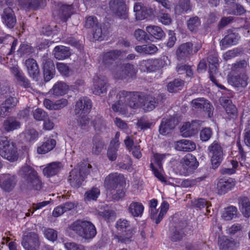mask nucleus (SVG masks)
<instances>
[{
	"instance_id": "obj_62",
	"label": "nucleus",
	"mask_w": 250,
	"mask_h": 250,
	"mask_svg": "<svg viewBox=\"0 0 250 250\" xmlns=\"http://www.w3.org/2000/svg\"><path fill=\"white\" fill-rule=\"evenodd\" d=\"M45 237L49 241L54 242L57 239V232L52 229H45L43 231Z\"/></svg>"
},
{
	"instance_id": "obj_32",
	"label": "nucleus",
	"mask_w": 250,
	"mask_h": 250,
	"mask_svg": "<svg viewBox=\"0 0 250 250\" xmlns=\"http://www.w3.org/2000/svg\"><path fill=\"white\" fill-rule=\"evenodd\" d=\"M175 148L178 151H191L195 149L196 145L192 141L183 139L176 142Z\"/></svg>"
},
{
	"instance_id": "obj_26",
	"label": "nucleus",
	"mask_w": 250,
	"mask_h": 250,
	"mask_svg": "<svg viewBox=\"0 0 250 250\" xmlns=\"http://www.w3.org/2000/svg\"><path fill=\"white\" fill-rule=\"evenodd\" d=\"M57 14L63 21H66L73 14V4H65L62 3H58Z\"/></svg>"
},
{
	"instance_id": "obj_33",
	"label": "nucleus",
	"mask_w": 250,
	"mask_h": 250,
	"mask_svg": "<svg viewBox=\"0 0 250 250\" xmlns=\"http://www.w3.org/2000/svg\"><path fill=\"white\" fill-rule=\"evenodd\" d=\"M238 204L240 211L246 217L250 216V201L246 196H240L238 198Z\"/></svg>"
},
{
	"instance_id": "obj_43",
	"label": "nucleus",
	"mask_w": 250,
	"mask_h": 250,
	"mask_svg": "<svg viewBox=\"0 0 250 250\" xmlns=\"http://www.w3.org/2000/svg\"><path fill=\"white\" fill-rule=\"evenodd\" d=\"M67 89V85L64 83L60 82L53 86L49 92L55 96H62L66 93Z\"/></svg>"
},
{
	"instance_id": "obj_47",
	"label": "nucleus",
	"mask_w": 250,
	"mask_h": 250,
	"mask_svg": "<svg viewBox=\"0 0 250 250\" xmlns=\"http://www.w3.org/2000/svg\"><path fill=\"white\" fill-rule=\"evenodd\" d=\"M237 215V208L234 206H231L225 208L222 216L226 220H230L235 218Z\"/></svg>"
},
{
	"instance_id": "obj_8",
	"label": "nucleus",
	"mask_w": 250,
	"mask_h": 250,
	"mask_svg": "<svg viewBox=\"0 0 250 250\" xmlns=\"http://www.w3.org/2000/svg\"><path fill=\"white\" fill-rule=\"evenodd\" d=\"M166 154L155 153L151 159L150 168L155 176L162 182H166L165 178L162 174L163 171L162 162L166 158Z\"/></svg>"
},
{
	"instance_id": "obj_14",
	"label": "nucleus",
	"mask_w": 250,
	"mask_h": 250,
	"mask_svg": "<svg viewBox=\"0 0 250 250\" xmlns=\"http://www.w3.org/2000/svg\"><path fill=\"white\" fill-rule=\"evenodd\" d=\"M133 9L137 20H143L154 14L152 8L144 6L142 2L135 3Z\"/></svg>"
},
{
	"instance_id": "obj_9",
	"label": "nucleus",
	"mask_w": 250,
	"mask_h": 250,
	"mask_svg": "<svg viewBox=\"0 0 250 250\" xmlns=\"http://www.w3.org/2000/svg\"><path fill=\"white\" fill-rule=\"evenodd\" d=\"M180 174L187 176L191 173L198 166V162L195 156L191 154H187L181 161Z\"/></svg>"
},
{
	"instance_id": "obj_13",
	"label": "nucleus",
	"mask_w": 250,
	"mask_h": 250,
	"mask_svg": "<svg viewBox=\"0 0 250 250\" xmlns=\"http://www.w3.org/2000/svg\"><path fill=\"white\" fill-rule=\"evenodd\" d=\"M123 175L117 173L110 174L107 176L104 182V186L107 190L112 191L119 187H122L121 183L124 182Z\"/></svg>"
},
{
	"instance_id": "obj_58",
	"label": "nucleus",
	"mask_w": 250,
	"mask_h": 250,
	"mask_svg": "<svg viewBox=\"0 0 250 250\" xmlns=\"http://www.w3.org/2000/svg\"><path fill=\"white\" fill-rule=\"evenodd\" d=\"M169 208V204L166 201H164L161 206V209L158 215V217L156 218L155 223L158 224L163 219L164 216L166 214Z\"/></svg>"
},
{
	"instance_id": "obj_59",
	"label": "nucleus",
	"mask_w": 250,
	"mask_h": 250,
	"mask_svg": "<svg viewBox=\"0 0 250 250\" xmlns=\"http://www.w3.org/2000/svg\"><path fill=\"white\" fill-rule=\"evenodd\" d=\"M98 24V20L95 16H90L85 18L84 25L86 28H94Z\"/></svg>"
},
{
	"instance_id": "obj_3",
	"label": "nucleus",
	"mask_w": 250,
	"mask_h": 250,
	"mask_svg": "<svg viewBox=\"0 0 250 250\" xmlns=\"http://www.w3.org/2000/svg\"><path fill=\"white\" fill-rule=\"evenodd\" d=\"M91 165L83 164L79 169L74 168L70 172L68 180L72 187L75 188H79L85 177L90 172Z\"/></svg>"
},
{
	"instance_id": "obj_49",
	"label": "nucleus",
	"mask_w": 250,
	"mask_h": 250,
	"mask_svg": "<svg viewBox=\"0 0 250 250\" xmlns=\"http://www.w3.org/2000/svg\"><path fill=\"white\" fill-rule=\"evenodd\" d=\"M184 84V81L179 79H175L167 84V90L171 93L176 92L179 89V87L182 86Z\"/></svg>"
},
{
	"instance_id": "obj_24",
	"label": "nucleus",
	"mask_w": 250,
	"mask_h": 250,
	"mask_svg": "<svg viewBox=\"0 0 250 250\" xmlns=\"http://www.w3.org/2000/svg\"><path fill=\"white\" fill-rule=\"evenodd\" d=\"M1 18L3 23L9 28H13L15 26L17 20L12 8L8 7L4 8Z\"/></svg>"
},
{
	"instance_id": "obj_39",
	"label": "nucleus",
	"mask_w": 250,
	"mask_h": 250,
	"mask_svg": "<svg viewBox=\"0 0 250 250\" xmlns=\"http://www.w3.org/2000/svg\"><path fill=\"white\" fill-rule=\"evenodd\" d=\"M144 209V206L141 203L133 202L128 206L127 210L134 217H141Z\"/></svg>"
},
{
	"instance_id": "obj_18",
	"label": "nucleus",
	"mask_w": 250,
	"mask_h": 250,
	"mask_svg": "<svg viewBox=\"0 0 250 250\" xmlns=\"http://www.w3.org/2000/svg\"><path fill=\"white\" fill-rule=\"evenodd\" d=\"M221 104L225 109L228 116L226 117L229 120H235L238 116L237 109L236 106L232 104L231 100L226 99L225 97L220 98Z\"/></svg>"
},
{
	"instance_id": "obj_60",
	"label": "nucleus",
	"mask_w": 250,
	"mask_h": 250,
	"mask_svg": "<svg viewBox=\"0 0 250 250\" xmlns=\"http://www.w3.org/2000/svg\"><path fill=\"white\" fill-rule=\"evenodd\" d=\"M113 76L116 79H124L127 78L126 74L124 71L121 65L117 66L112 72Z\"/></svg>"
},
{
	"instance_id": "obj_36",
	"label": "nucleus",
	"mask_w": 250,
	"mask_h": 250,
	"mask_svg": "<svg viewBox=\"0 0 250 250\" xmlns=\"http://www.w3.org/2000/svg\"><path fill=\"white\" fill-rule=\"evenodd\" d=\"M240 38L238 33L232 30H229L228 34L221 40L220 43L224 47L229 45L234 44L237 42Z\"/></svg>"
},
{
	"instance_id": "obj_10",
	"label": "nucleus",
	"mask_w": 250,
	"mask_h": 250,
	"mask_svg": "<svg viewBox=\"0 0 250 250\" xmlns=\"http://www.w3.org/2000/svg\"><path fill=\"white\" fill-rule=\"evenodd\" d=\"M40 244L38 234L34 232H29L23 236L21 241V245L25 250H38Z\"/></svg>"
},
{
	"instance_id": "obj_5",
	"label": "nucleus",
	"mask_w": 250,
	"mask_h": 250,
	"mask_svg": "<svg viewBox=\"0 0 250 250\" xmlns=\"http://www.w3.org/2000/svg\"><path fill=\"white\" fill-rule=\"evenodd\" d=\"M130 222L126 219H120L116 222V229L123 233L116 236L118 242L126 244L131 241V238L135 233V230L133 228H130Z\"/></svg>"
},
{
	"instance_id": "obj_29",
	"label": "nucleus",
	"mask_w": 250,
	"mask_h": 250,
	"mask_svg": "<svg viewBox=\"0 0 250 250\" xmlns=\"http://www.w3.org/2000/svg\"><path fill=\"white\" fill-rule=\"evenodd\" d=\"M25 65L29 76L37 80L40 75V69L36 61L33 59H27L25 60Z\"/></svg>"
},
{
	"instance_id": "obj_40",
	"label": "nucleus",
	"mask_w": 250,
	"mask_h": 250,
	"mask_svg": "<svg viewBox=\"0 0 250 250\" xmlns=\"http://www.w3.org/2000/svg\"><path fill=\"white\" fill-rule=\"evenodd\" d=\"M146 30L152 37L157 40H161L165 36L164 31L160 27L157 26H147L146 27Z\"/></svg>"
},
{
	"instance_id": "obj_7",
	"label": "nucleus",
	"mask_w": 250,
	"mask_h": 250,
	"mask_svg": "<svg viewBox=\"0 0 250 250\" xmlns=\"http://www.w3.org/2000/svg\"><path fill=\"white\" fill-rule=\"evenodd\" d=\"M108 6L109 10L115 16L123 20L128 18V8L125 0H110Z\"/></svg>"
},
{
	"instance_id": "obj_56",
	"label": "nucleus",
	"mask_w": 250,
	"mask_h": 250,
	"mask_svg": "<svg viewBox=\"0 0 250 250\" xmlns=\"http://www.w3.org/2000/svg\"><path fill=\"white\" fill-rule=\"evenodd\" d=\"M112 194V198L113 200L119 201L122 199L125 195L123 187H119L112 191H109Z\"/></svg>"
},
{
	"instance_id": "obj_48",
	"label": "nucleus",
	"mask_w": 250,
	"mask_h": 250,
	"mask_svg": "<svg viewBox=\"0 0 250 250\" xmlns=\"http://www.w3.org/2000/svg\"><path fill=\"white\" fill-rule=\"evenodd\" d=\"M218 243L221 250H232L234 246V241L227 239L225 237L220 238Z\"/></svg>"
},
{
	"instance_id": "obj_41",
	"label": "nucleus",
	"mask_w": 250,
	"mask_h": 250,
	"mask_svg": "<svg viewBox=\"0 0 250 250\" xmlns=\"http://www.w3.org/2000/svg\"><path fill=\"white\" fill-rule=\"evenodd\" d=\"M54 56L58 60H63L68 58L70 55L69 49L64 46H58L54 50Z\"/></svg>"
},
{
	"instance_id": "obj_37",
	"label": "nucleus",
	"mask_w": 250,
	"mask_h": 250,
	"mask_svg": "<svg viewBox=\"0 0 250 250\" xmlns=\"http://www.w3.org/2000/svg\"><path fill=\"white\" fill-rule=\"evenodd\" d=\"M62 167L60 162H53L47 165L43 170L44 175L47 177L54 176L57 174Z\"/></svg>"
},
{
	"instance_id": "obj_17",
	"label": "nucleus",
	"mask_w": 250,
	"mask_h": 250,
	"mask_svg": "<svg viewBox=\"0 0 250 250\" xmlns=\"http://www.w3.org/2000/svg\"><path fill=\"white\" fill-rule=\"evenodd\" d=\"M18 102L17 98L9 97L0 104V116L4 117L9 115Z\"/></svg>"
},
{
	"instance_id": "obj_57",
	"label": "nucleus",
	"mask_w": 250,
	"mask_h": 250,
	"mask_svg": "<svg viewBox=\"0 0 250 250\" xmlns=\"http://www.w3.org/2000/svg\"><path fill=\"white\" fill-rule=\"evenodd\" d=\"M121 65L126 74L127 77H133L135 75L137 70L133 64L127 63L123 64Z\"/></svg>"
},
{
	"instance_id": "obj_19",
	"label": "nucleus",
	"mask_w": 250,
	"mask_h": 250,
	"mask_svg": "<svg viewBox=\"0 0 250 250\" xmlns=\"http://www.w3.org/2000/svg\"><path fill=\"white\" fill-rule=\"evenodd\" d=\"M193 51V44L190 42H187L180 45L176 51V55L177 60L184 61L192 55Z\"/></svg>"
},
{
	"instance_id": "obj_12",
	"label": "nucleus",
	"mask_w": 250,
	"mask_h": 250,
	"mask_svg": "<svg viewBox=\"0 0 250 250\" xmlns=\"http://www.w3.org/2000/svg\"><path fill=\"white\" fill-rule=\"evenodd\" d=\"M10 70L14 77L15 82L17 84L25 88L30 87V81L25 76L23 72L17 65L11 67Z\"/></svg>"
},
{
	"instance_id": "obj_34",
	"label": "nucleus",
	"mask_w": 250,
	"mask_h": 250,
	"mask_svg": "<svg viewBox=\"0 0 250 250\" xmlns=\"http://www.w3.org/2000/svg\"><path fill=\"white\" fill-rule=\"evenodd\" d=\"M92 147L91 152L92 154L95 155H99L102 150L105 147V144L102 140V138L98 135H95L93 137L92 140Z\"/></svg>"
},
{
	"instance_id": "obj_2",
	"label": "nucleus",
	"mask_w": 250,
	"mask_h": 250,
	"mask_svg": "<svg viewBox=\"0 0 250 250\" xmlns=\"http://www.w3.org/2000/svg\"><path fill=\"white\" fill-rule=\"evenodd\" d=\"M70 229L85 240L94 238L96 233L95 226L90 221L77 220L70 226Z\"/></svg>"
},
{
	"instance_id": "obj_35",
	"label": "nucleus",
	"mask_w": 250,
	"mask_h": 250,
	"mask_svg": "<svg viewBox=\"0 0 250 250\" xmlns=\"http://www.w3.org/2000/svg\"><path fill=\"white\" fill-rule=\"evenodd\" d=\"M122 51L120 50H113L105 53L103 56V63L109 66L121 55Z\"/></svg>"
},
{
	"instance_id": "obj_46",
	"label": "nucleus",
	"mask_w": 250,
	"mask_h": 250,
	"mask_svg": "<svg viewBox=\"0 0 250 250\" xmlns=\"http://www.w3.org/2000/svg\"><path fill=\"white\" fill-rule=\"evenodd\" d=\"M158 63L157 60H143L140 63V66L144 71H154L158 68L157 64Z\"/></svg>"
},
{
	"instance_id": "obj_64",
	"label": "nucleus",
	"mask_w": 250,
	"mask_h": 250,
	"mask_svg": "<svg viewBox=\"0 0 250 250\" xmlns=\"http://www.w3.org/2000/svg\"><path fill=\"white\" fill-rule=\"evenodd\" d=\"M118 147L117 146H111L109 147L107 151V156L109 160L114 161L117 157V151Z\"/></svg>"
},
{
	"instance_id": "obj_30",
	"label": "nucleus",
	"mask_w": 250,
	"mask_h": 250,
	"mask_svg": "<svg viewBox=\"0 0 250 250\" xmlns=\"http://www.w3.org/2000/svg\"><path fill=\"white\" fill-rule=\"evenodd\" d=\"M249 77L246 73H241L236 76H232L229 82L236 87H246L248 83Z\"/></svg>"
},
{
	"instance_id": "obj_55",
	"label": "nucleus",
	"mask_w": 250,
	"mask_h": 250,
	"mask_svg": "<svg viewBox=\"0 0 250 250\" xmlns=\"http://www.w3.org/2000/svg\"><path fill=\"white\" fill-rule=\"evenodd\" d=\"M100 193V189L97 188H93L85 192L84 199L87 201L96 200Z\"/></svg>"
},
{
	"instance_id": "obj_52",
	"label": "nucleus",
	"mask_w": 250,
	"mask_h": 250,
	"mask_svg": "<svg viewBox=\"0 0 250 250\" xmlns=\"http://www.w3.org/2000/svg\"><path fill=\"white\" fill-rule=\"evenodd\" d=\"M25 140L27 142H32L36 140L39 136L38 132L34 128H29L23 133Z\"/></svg>"
},
{
	"instance_id": "obj_61",
	"label": "nucleus",
	"mask_w": 250,
	"mask_h": 250,
	"mask_svg": "<svg viewBox=\"0 0 250 250\" xmlns=\"http://www.w3.org/2000/svg\"><path fill=\"white\" fill-rule=\"evenodd\" d=\"M153 124L150 122L146 118L142 117L138 119L137 123V126L141 130H145L149 128Z\"/></svg>"
},
{
	"instance_id": "obj_42",
	"label": "nucleus",
	"mask_w": 250,
	"mask_h": 250,
	"mask_svg": "<svg viewBox=\"0 0 250 250\" xmlns=\"http://www.w3.org/2000/svg\"><path fill=\"white\" fill-rule=\"evenodd\" d=\"M56 141L54 139H48L42 146L38 147L37 152L39 154H45L52 150L56 146Z\"/></svg>"
},
{
	"instance_id": "obj_51",
	"label": "nucleus",
	"mask_w": 250,
	"mask_h": 250,
	"mask_svg": "<svg viewBox=\"0 0 250 250\" xmlns=\"http://www.w3.org/2000/svg\"><path fill=\"white\" fill-rule=\"evenodd\" d=\"M42 0H20V5L30 9L36 10Z\"/></svg>"
},
{
	"instance_id": "obj_16",
	"label": "nucleus",
	"mask_w": 250,
	"mask_h": 250,
	"mask_svg": "<svg viewBox=\"0 0 250 250\" xmlns=\"http://www.w3.org/2000/svg\"><path fill=\"white\" fill-rule=\"evenodd\" d=\"M199 121H193L191 123H185L180 128L182 136L184 137H189L195 135L199 129Z\"/></svg>"
},
{
	"instance_id": "obj_23",
	"label": "nucleus",
	"mask_w": 250,
	"mask_h": 250,
	"mask_svg": "<svg viewBox=\"0 0 250 250\" xmlns=\"http://www.w3.org/2000/svg\"><path fill=\"white\" fill-rule=\"evenodd\" d=\"M91 107V100L87 97H83L77 102L74 110L76 114H85L90 112Z\"/></svg>"
},
{
	"instance_id": "obj_22",
	"label": "nucleus",
	"mask_w": 250,
	"mask_h": 250,
	"mask_svg": "<svg viewBox=\"0 0 250 250\" xmlns=\"http://www.w3.org/2000/svg\"><path fill=\"white\" fill-rule=\"evenodd\" d=\"M236 181L231 178H222L217 184V190L219 194H224L231 190L235 186Z\"/></svg>"
},
{
	"instance_id": "obj_6",
	"label": "nucleus",
	"mask_w": 250,
	"mask_h": 250,
	"mask_svg": "<svg viewBox=\"0 0 250 250\" xmlns=\"http://www.w3.org/2000/svg\"><path fill=\"white\" fill-rule=\"evenodd\" d=\"M208 154L211 157V162L213 168L219 167L223 159V149L217 141H214L208 148Z\"/></svg>"
},
{
	"instance_id": "obj_45",
	"label": "nucleus",
	"mask_w": 250,
	"mask_h": 250,
	"mask_svg": "<svg viewBox=\"0 0 250 250\" xmlns=\"http://www.w3.org/2000/svg\"><path fill=\"white\" fill-rule=\"evenodd\" d=\"M20 126V122L13 118H8L3 122L4 128L7 132L17 129L19 128Z\"/></svg>"
},
{
	"instance_id": "obj_11",
	"label": "nucleus",
	"mask_w": 250,
	"mask_h": 250,
	"mask_svg": "<svg viewBox=\"0 0 250 250\" xmlns=\"http://www.w3.org/2000/svg\"><path fill=\"white\" fill-rule=\"evenodd\" d=\"M130 92L125 90L120 91L117 94L118 101L112 105V108L115 112L124 113L127 109V100Z\"/></svg>"
},
{
	"instance_id": "obj_4",
	"label": "nucleus",
	"mask_w": 250,
	"mask_h": 250,
	"mask_svg": "<svg viewBox=\"0 0 250 250\" xmlns=\"http://www.w3.org/2000/svg\"><path fill=\"white\" fill-rule=\"evenodd\" d=\"M0 155L10 162L17 161L19 154L13 143H10L6 137H0Z\"/></svg>"
},
{
	"instance_id": "obj_44",
	"label": "nucleus",
	"mask_w": 250,
	"mask_h": 250,
	"mask_svg": "<svg viewBox=\"0 0 250 250\" xmlns=\"http://www.w3.org/2000/svg\"><path fill=\"white\" fill-rule=\"evenodd\" d=\"M143 102L144 109L146 111L152 110L158 105L156 98L151 95L146 96Z\"/></svg>"
},
{
	"instance_id": "obj_25",
	"label": "nucleus",
	"mask_w": 250,
	"mask_h": 250,
	"mask_svg": "<svg viewBox=\"0 0 250 250\" xmlns=\"http://www.w3.org/2000/svg\"><path fill=\"white\" fill-rule=\"evenodd\" d=\"M191 104L192 107L198 109L201 111L203 110L207 112L208 116L210 117L212 106L208 101L204 98H197L193 100Z\"/></svg>"
},
{
	"instance_id": "obj_31",
	"label": "nucleus",
	"mask_w": 250,
	"mask_h": 250,
	"mask_svg": "<svg viewBox=\"0 0 250 250\" xmlns=\"http://www.w3.org/2000/svg\"><path fill=\"white\" fill-rule=\"evenodd\" d=\"M175 120L173 118L163 119L159 127V132L161 134L166 135L169 133L175 126Z\"/></svg>"
},
{
	"instance_id": "obj_50",
	"label": "nucleus",
	"mask_w": 250,
	"mask_h": 250,
	"mask_svg": "<svg viewBox=\"0 0 250 250\" xmlns=\"http://www.w3.org/2000/svg\"><path fill=\"white\" fill-rule=\"evenodd\" d=\"M200 25L201 21L197 16L190 18L187 21L188 28L191 32H196Z\"/></svg>"
},
{
	"instance_id": "obj_1",
	"label": "nucleus",
	"mask_w": 250,
	"mask_h": 250,
	"mask_svg": "<svg viewBox=\"0 0 250 250\" xmlns=\"http://www.w3.org/2000/svg\"><path fill=\"white\" fill-rule=\"evenodd\" d=\"M18 174L24 179V182L21 188L25 190H41L43 187V183L37 171L31 166L24 165L19 170Z\"/></svg>"
},
{
	"instance_id": "obj_54",
	"label": "nucleus",
	"mask_w": 250,
	"mask_h": 250,
	"mask_svg": "<svg viewBox=\"0 0 250 250\" xmlns=\"http://www.w3.org/2000/svg\"><path fill=\"white\" fill-rule=\"evenodd\" d=\"M34 119L37 121H42L48 118V115L43 109L38 108L33 111Z\"/></svg>"
},
{
	"instance_id": "obj_27",
	"label": "nucleus",
	"mask_w": 250,
	"mask_h": 250,
	"mask_svg": "<svg viewBox=\"0 0 250 250\" xmlns=\"http://www.w3.org/2000/svg\"><path fill=\"white\" fill-rule=\"evenodd\" d=\"M108 84L105 78L104 77H97L94 79L93 93L95 95L106 92Z\"/></svg>"
},
{
	"instance_id": "obj_53",
	"label": "nucleus",
	"mask_w": 250,
	"mask_h": 250,
	"mask_svg": "<svg viewBox=\"0 0 250 250\" xmlns=\"http://www.w3.org/2000/svg\"><path fill=\"white\" fill-rule=\"evenodd\" d=\"M106 34V30L105 28L102 29L100 24H98L94 27L93 36V38L98 41L104 40Z\"/></svg>"
},
{
	"instance_id": "obj_21",
	"label": "nucleus",
	"mask_w": 250,
	"mask_h": 250,
	"mask_svg": "<svg viewBox=\"0 0 250 250\" xmlns=\"http://www.w3.org/2000/svg\"><path fill=\"white\" fill-rule=\"evenodd\" d=\"M0 187L6 192H9L13 190L17 183V177L16 175L4 174L2 175Z\"/></svg>"
},
{
	"instance_id": "obj_38",
	"label": "nucleus",
	"mask_w": 250,
	"mask_h": 250,
	"mask_svg": "<svg viewBox=\"0 0 250 250\" xmlns=\"http://www.w3.org/2000/svg\"><path fill=\"white\" fill-rule=\"evenodd\" d=\"M143 98L137 92H130L127 106L131 108H137L143 104Z\"/></svg>"
},
{
	"instance_id": "obj_63",
	"label": "nucleus",
	"mask_w": 250,
	"mask_h": 250,
	"mask_svg": "<svg viewBox=\"0 0 250 250\" xmlns=\"http://www.w3.org/2000/svg\"><path fill=\"white\" fill-rule=\"evenodd\" d=\"M212 131L210 128L206 127L200 131V138L202 141H208L212 136Z\"/></svg>"
},
{
	"instance_id": "obj_20",
	"label": "nucleus",
	"mask_w": 250,
	"mask_h": 250,
	"mask_svg": "<svg viewBox=\"0 0 250 250\" xmlns=\"http://www.w3.org/2000/svg\"><path fill=\"white\" fill-rule=\"evenodd\" d=\"M187 227V223L185 221H179L174 226L171 231L170 239L172 241L177 242L182 240L185 236V229Z\"/></svg>"
},
{
	"instance_id": "obj_28",
	"label": "nucleus",
	"mask_w": 250,
	"mask_h": 250,
	"mask_svg": "<svg viewBox=\"0 0 250 250\" xmlns=\"http://www.w3.org/2000/svg\"><path fill=\"white\" fill-rule=\"evenodd\" d=\"M208 62L209 63V78L213 82H215V78L214 75L218 72V59L217 55L215 53L210 54L208 57Z\"/></svg>"
},
{
	"instance_id": "obj_15",
	"label": "nucleus",
	"mask_w": 250,
	"mask_h": 250,
	"mask_svg": "<svg viewBox=\"0 0 250 250\" xmlns=\"http://www.w3.org/2000/svg\"><path fill=\"white\" fill-rule=\"evenodd\" d=\"M43 69V77L45 82H48L54 76L55 72V65L52 61L46 56L42 58Z\"/></svg>"
}]
</instances>
